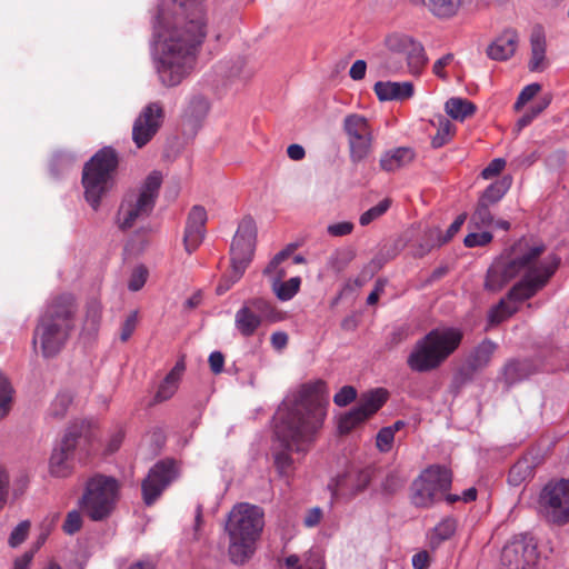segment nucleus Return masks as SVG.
<instances>
[{
    "label": "nucleus",
    "mask_w": 569,
    "mask_h": 569,
    "mask_svg": "<svg viewBox=\"0 0 569 569\" xmlns=\"http://www.w3.org/2000/svg\"><path fill=\"white\" fill-rule=\"evenodd\" d=\"M416 7L427 8L438 18H451L457 14L461 0H409Z\"/></svg>",
    "instance_id": "obj_27"
},
{
    "label": "nucleus",
    "mask_w": 569,
    "mask_h": 569,
    "mask_svg": "<svg viewBox=\"0 0 569 569\" xmlns=\"http://www.w3.org/2000/svg\"><path fill=\"white\" fill-rule=\"evenodd\" d=\"M176 477L177 468L173 460L157 462L142 481L141 489L144 503L147 506L153 505Z\"/></svg>",
    "instance_id": "obj_18"
},
{
    "label": "nucleus",
    "mask_w": 569,
    "mask_h": 569,
    "mask_svg": "<svg viewBox=\"0 0 569 569\" xmlns=\"http://www.w3.org/2000/svg\"><path fill=\"white\" fill-rule=\"evenodd\" d=\"M539 511L549 523L563 526L569 522V480L549 481L540 491Z\"/></svg>",
    "instance_id": "obj_11"
},
{
    "label": "nucleus",
    "mask_w": 569,
    "mask_h": 569,
    "mask_svg": "<svg viewBox=\"0 0 569 569\" xmlns=\"http://www.w3.org/2000/svg\"><path fill=\"white\" fill-rule=\"evenodd\" d=\"M328 387L323 380L305 383L290 403H283L277 413L274 435L283 451L276 453L274 465L287 476L293 460L287 451L306 453L310 450L327 416Z\"/></svg>",
    "instance_id": "obj_2"
},
{
    "label": "nucleus",
    "mask_w": 569,
    "mask_h": 569,
    "mask_svg": "<svg viewBox=\"0 0 569 569\" xmlns=\"http://www.w3.org/2000/svg\"><path fill=\"white\" fill-rule=\"evenodd\" d=\"M510 187L511 178L503 177L502 179L497 180L490 186H488L480 196L479 200L488 204L495 206L503 198V196L507 193Z\"/></svg>",
    "instance_id": "obj_33"
},
{
    "label": "nucleus",
    "mask_w": 569,
    "mask_h": 569,
    "mask_svg": "<svg viewBox=\"0 0 569 569\" xmlns=\"http://www.w3.org/2000/svg\"><path fill=\"white\" fill-rule=\"evenodd\" d=\"M506 167V160L502 158H496L481 171V177L486 180L492 179L500 174Z\"/></svg>",
    "instance_id": "obj_55"
},
{
    "label": "nucleus",
    "mask_w": 569,
    "mask_h": 569,
    "mask_svg": "<svg viewBox=\"0 0 569 569\" xmlns=\"http://www.w3.org/2000/svg\"><path fill=\"white\" fill-rule=\"evenodd\" d=\"M370 482V473L367 470H348L333 479L328 488L332 497H352L365 490Z\"/></svg>",
    "instance_id": "obj_19"
},
{
    "label": "nucleus",
    "mask_w": 569,
    "mask_h": 569,
    "mask_svg": "<svg viewBox=\"0 0 569 569\" xmlns=\"http://www.w3.org/2000/svg\"><path fill=\"white\" fill-rule=\"evenodd\" d=\"M34 552L36 550H29L18 557L13 562V569H30Z\"/></svg>",
    "instance_id": "obj_64"
},
{
    "label": "nucleus",
    "mask_w": 569,
    "mask_h": 569,
    "mask_svg": "<svg viewBox=\"0 0 569 569\" xmlns=\"http://www.w3.org/2000/svg\"><path fill=\"white\" fill-rule=\"evenodd\" d=\"M393 439L395 435L392 427H385L380 429L376 438L377 448L381 452H388L391 449Z\"/></svg>",
    "instance_id": "obj_46"
},
{
    "label": "nucleus",
    "mask_w": 569,
    "mask_h": 569,
    "mask_svg": "<svg viewBox=\"0 0 569 569\" xmlns=\"http://www.w3.org/2000/svg\"><path fill=\"white\" fill-rule=\"evenodd\" d=\"M368 418L357 407L340 417L338 429L341 435H347Z\"/></svg>",
    "instance_id": "obj_39"
},
{
    "label": "nucleus",
    "mask_w": 569,
    "mask_h": 569,
    "mask_svg": "<svg viewBox=\"0 0 569 569\" xmlns=\"http://www.w3.org/2000/svg\"><path fill=\"white\" fill-rule=\"evenodd\" d=\"M452 483L451 471L442 466L425 469L410 486V501L418 508H430L441 500Z\"/></svg>",
    "instance_id": "obj_10"
},
{
    "label": "nucleus",
    "mask_w": 569,
    "mask_h": 569,
    "mask_svg": "<svg viewBox=\"0 0 569 569\" xmlns=\"http://www.w3.org/2000/svg\"><path fill=\"white\" fill-rule=\"evenodd\" d=\"M387 399L388 392L385 389L379 388L376 390H371L362 395L357 408L365 412L366 417L369 418L385 405Z\"/></svg>",
    "instance_id": "obj_30"
},
{
    "label": "nucleus",
    "mask_w": 569,
    "mask_h": 569,
    "mask_svg": "<svg viewBox=\"0 0 569 569\" xmlns=\"http://www.w3.org/2000/svg\"><path fill=\"white\" fill-rule=\"evenodd\" d=\"M531 56L528 68L531 72L543 71L548 66L546 58V34L541 26H535L530 34Z\"/></svg>",
    "instance_id": "obj_24"
},
{
    "label": "nucleus",
    "mask_w": 569,
    "mask_h": 569,
    "mask_svg": "<svg viewBox=\"0 0 569 569\" xmlns=\"http://www.w3.org/2000/svg\"><path fill=\"white\" fill-rule=\"evenodd\" d=\"M13 387L10 380L0 372V419L4 418L10 409L13 398Z\"/></svg>",
    "instance_id": "obj_40"
},
{
    "label": "nucleus",
    "mask_w": 569,
    "mask_h": 569,
    "mask_svg": "<svg viewBox=\"0 0 569 569\" xmlns=\"http://www.w3.org/2000/svg\"><path fill=\"white\" fill-rule=\"evenodd\" d=\"M536 466L537 462L533 456H523L510 468L508 482L511 486H520L522 482L532 478Z\"/></svg>",
    "instance_id": "obj_29"
},
{
    "label": "nucleus",
    "mask_w": 569,
    "mask_h": 569,
    "mask_svg": "<svg viewBox=\"0 0 569 569\" xmlns=\"http://www.w3.org/2000/svg\"><path fill=\"white\" fill-rule=\"evenodd\" d=\"M445 110L452 119L463 121L476 112V106L467 99L450 98Z\"/></svg>",
    "instance_id": "obj_31"
},
{
    "label": "nucleus",
    "mask_w": 569,
    "mask_h": 569,
    "mask_svg": "<svg viewBox=\"0 0 569 569\" xmlns=\"http://www.w3.org/2000/svg\"><path fill=\"white\" fill-rule=\"evenodd\" d=\"M73 396L69 391L59 392L50 406V415L54 418H63L72 403Z\"/></svg>",
    "instance_id": "obj_43"
},
{
    "label": "nucleus",
    "mask_w": 569,
    "mask_h": 569,
    "mask_svg": "<svg viewBox=\"0 0 569 569\" xmlns=\"http://www.w3.org/2000/svg\"><path fill=\"white\" fill-rule=\"evenodd\" d=\"M161 183V173L152 171L139 188L126 193L116 217L119 229L123 231L129 230L151 214Z\"/></svg>",
    "instance_id": "obj_8"
},
{
    "label": "nucleus",
    "mask_w": 569,
    "mask_h": 569,
    "mask_svg": "<svg viewBox=\"0 0 569 569\" xmlns=\"http://www.w3.org/2000/svg\"><path fill=\"white\" fill-rule=\"evenodd\" d=\"M147 278H148V270L146 267L139 266V267L134 268L130 276V279H129V283H128L129 290L139 291L144 286Z\"/></svg>",
    "instance_id": "obj_48"
},
{
    "label": "nucleus",
    "mask_w": 569,
    "mask_h": 569,
    "mask_svg": "<svg viewBox=\"0 0 569 569\" xmlns=\"http://www.w3.org/2000/svg\"><path fill=\"white\" fill-rule=\"evenodd\" d=\"M206 36L200 0H173L170 17L160 10L156 26L157 72L163 86H178L188 77Z\"/></svg>",
    "instance_id": "obj_1"
},
{
    "label": "nucleus",
    "mask_w": 569,
    "mask_h": 569,
    "mask_svg": "<svg viewBox=\"0 0 569 569\" xmlns=\"http://www.w3.org/2000/svg\"><path fill=\"white\" fill-rule=\"evenodd\" d=\"M511 300L501 299L488 313V321L491 326H497L513 316L518 308L510 302Z\"/></svg>",
    "instance_id": "obj_35"
},
{
    "label": "nucleus",
    "mask_w": 569,
    "mask_h": 569,
    "mask_svg": "<svg viewBox=\"0 0 569 569\" xmlns=\"http://www.w3.org/2000/svg\"><path fill=\"white\" fill-rule=\"evenodd\" d=\"M356 398L357 390L352 386H345L333 396V402L339 407H346Z\"/></svg>",
    "instance_id": "obj_52"
},
{
    "label": "nucleus",
    "mask_w": 569,
    "mask_h": 569,
    "mask_svg": "<svg viewBox=\"0 0 569 569\" xmlns=\"http://www.w3.org/2000/svg\"><path fill=\"white\" fill-rule=\"evenodd\" d=\"M328 233L332 237H343L350 234L353 230V223L349 221H342L328 226Z\"/></svg>",
    "instance_id": "obj_57"
},
{
    "label": "nucleus",
    "mask_w": 569,
    "mask_h": 569,
    "mask_svg": "<svg viewBox=\"0 0 569 569\" xmlns=\"http://www.w3.org/2000/svg\"><path fill=\"white\" fill-rule=\"evenodd\" d=\"M257 227L251 217H244L238 224V229L230 246L231 264L247 269L251 262L256 248Z\"/></svg>",
    "instance_id": "obj_16"
},
{
    "label": "nucleus",
    "mask_w": 569,
    "mask_h": 569,
    "mask_svg": "<svg viewBox=\"0 0 569 569\" xmlns=\"http://www.w3.org/2000/svg\"><path fill=\"white\" fill-rule=\"evenodd\" d=\"M292 253L291 248H286L278 252L272 260L268 263V266L263 270V274L271 278L272 283L278 284L279 281L287 276V271L281 268V263L286 261L290 254Z\"/></svg>",
    "instance_id": "obj_34"
},
{
    "label": "nucleus",
    "mask_w": 569,
    "mask_h": 569,
    "mask_svg": "<svg viewBox=\"0 0 569 569\" xmlns=\"http://www.w3.org/2000/svg\"><path fill=\"white\" fill-rule=\"evenodd\" d=\"M451 138V124L446 121L432 137L431 144L433 148H440L449 142Z\"/></svg>",
    "instance_id": "obj_54"
},
{
    "label": "nucleus",
    "mask_w": 569,
    "mask_h": 569,
    "mask_svg": "<svg viewBox=\"0 0 569 569\" xmlns=\"http://www.w3.org/2000/svg\"><path fill=\"white\" fill-rule=\"evenodd\" d=\"M87 430L83 421L73 422L66 430L61 441L53 448L50 460L49 471L57 478L69 477L74 468V451L79 439Z\"/></svg>",
    "instance_id": "obj_14"
},
{
    "label": "nucleus",
    "mask_w": 569,
    "mask_h": 569,
    "mask_svg": "<svg viewBox=\"0 0 569 569\" xmlns=\"http://www.w3.org/2000/svg\"><path fill=\"white\" fill-rule=\"evenodd\" d=\"M30 530V522L28 520L21 521L11 532L9 537V545L11 547H18L28 537Z\"/></svg>",
    "instance_id": "obj_49"
},
{
    "label": "nucleus",
    "mask_w": 569,
    "mask_h": 569,
    "mask_svg": "<svg viewBox=\"0 0 569 569\" xmlns=\"http://www.w3.org/2000/svg\"><path fill=\"white\" fill-rule=\"evenodd\" d=\"M545 246H530L527 241L517 242L507 254L497 258L489 267L485 289L488 291H500L512 279L521 276L508 292V299L523 301L533 297L541 290L552 274L556 272L559 260L552 258L547 261L540 260L545 252Z\"/></svg>",
    "instance_id": "obj_3"
},
{
    "label": "nucleus",
    "mask_w": 569,
    "mask_h": 569,
    "mask_svg": "<svg viewBox=\"0 0 569 569\" xmlns=\"http://www.w3.org/2000/svg\"><path fill=\"white\" fill-rule=\"evenodd\" d=\"M276 322L280 320L279 311L264 298H252L242 305L234 315V327L239 333L249 338L252 337L264 321Z\"/></svg>",
    "instance_id": "obj_13"
},
{
    "label": "nucleus",
    "mask_w": 569,
    "mask_h": 569,
    "mask_svg": "<svg viewBox=\"0 0 569 569\" xmlns=\"http://www.w3.org/2000/svg\"><path fill=\"white\" fill-rule=\"evenodd\" d=\"M207 211L201 206L191 208L184 228L183 243L186 251L192 253L201 244L204 237Z\"/></svg>",
    "instance_id": "obj_21"
},
{
    "label": "nucleus",
    "mask_w": 569,
    "mask_h": 569,
    "mask_svg": "<svg viewBox=\"0 0 569 569\" xmlns=\"http://www.w3.org/2000/svg\"><path fill=\"white\" fill-rule=\"evenodd\" d=\"M415 158L412 149L399 147L385 152L380 158V168L385 171L392 172L401 167L410 163Z\"/></svg>",
    "instance_id": "obj_26"
},
{
    "label": "nucleus",
    "mask_w": 569,
    "mask_h": 569,
    "mask_svg": "<svg viewBox=\"0 0 569 569\" xmlns=\"http://www.w3.org/2000/svg\"><path fill=\"white\" fill-rule=\"evenodd\" d=\"M538 559L539 552L533 538L518 535L502 548L500 562L503 569H535Z\"/></svg>",
    "instance_id": "obj_15"
},
{
    "label": "nucleus",
    "mask_w": 569,
    "mask_h": 569,
    "mask_svg": "<svg viewBox=\"0 0 569 569\" xmlns=\"http://www.w3.org/2000/svg\"><path fill=\"white\" fill-rule=\"evenodd\" d=\"M183 371V361H178L159 386V389L154 396V400L157 402L166 401L176 393Z\"/></svg>",
    "instance_id": "obj_28"
},
{
    "label": "nucleus",
    "mask_w": 569,
    "mask_h": 569,
    "mask_svg": "<svg viewBox=\"0 0 569 569\" xmlns=\"http://www.w3.org/2000/svg\"><path fill=\"white\" fill-rule=\"evenodd\" d=\"M138 323V312L132 311L124 320V322L121 326L120 331V339L122 342H126L129 340V338L132 336V333L136 330Z\"/></svg>",
    "instance_id": "obj_53"
},
{
    "label": "nucleus",
    "mask_w": 569,
    "mask_h": 569,
    "mask_svg": "<svg viewBox=\"0 0 569 569\" xmlns=\"http://www.w3.org/2000/svg\"><path fill=\"white\" fill-rule=\"evenodd\" d=\"M462 340L456 328H437L419 339L407 359L408 367L416 372H429L439 368L452 355Z\"/></svg>",
    "instance_id": "obj_6"
},
{
    "label": "nucleus",
    "mask_w": 569,
    "mask_h": 569,
    "mask_svg": "<svg viewBox=\"0 0 569 569\" xmlns=\"http://www.w3.org/2000/svg\"><path fill=\"white\" fill-rule=\"evenodd\" d=\"M367 64L363 60H357L352 63L349 76L353 80H361L366 76Z\"/></svg>",
    "instance_id": "obj_62"
},
{
    "label": "nucleus",
    "mask_w": 569,
    "mask_h": 569,
    "mask_svg": "<svg viewBox=\"0 0 569 569\" xmlns=\"http://www.w3.org/2000/svg\"><path fill=\"white\" fill-rule=\"evenodd\" d=\"M244 269L242 267H237L231 264V270L228 274L221 278L218 283L216 291L219 296L226 293L234 283H237L244 273Z\"/></svg>",
    "instance_id": "obj_45"
},
{
    "label": "nucleus",
    "mask_w": 569,
    "mask_h": 569,
    "mask_svg": "<svg viewBox=\"0 0 569 569\" xmlns=\"http://www.w3.org/2000/svg\"><path fill=\"white\" fill-rule=\"evenodd\" d=\"M208 111V100L204 97L196 96L189 101L183 113V119L189 124L196 126L207 116Z\"/></svg>",
    "instance_id": "obj_32"
},
{
    "label": "nucleus",
    "mask_w": 569,
    "mask_h": 569,
    "mask_svg": "<svg viewBox=\"0 0 569 569\" xmlns=\"http://www.w3.org/2000/svg\"><path fill=\"white\" fill-rule=\"evenodd\" d=\"M492 233L489 231L471 232L466 236L463 243L467 248L482 247L491 242Z\"/></svg>",
    "instance_id": "obj_47"
},
{
    "label": "nucleus",
    "mask_w": 569,
    "mask_h": 569,
    "mask_svg": "<svg viewBox=\"0 0 569 569\" xmlns=\"http://www.w3.org/2000/svg\"><path fill=\"white\" fill-rule=\"evenodd\" d=\"M223 365H224V356L222 355V352L213 351V352L210 353V356H209V366H210V370L214 375H219V373L222 372Z\"/></svg>",
    "instance_id": "obj_60"
},
{
    "label": "nucleus",
    "mask_w": 569,
    "mask_h": 569,
    "mask_svg": "<svg viewBox=\"0 0 569 569\" xmlns=\"http://www.w3.org/2000/svg\"><path fill=\"white\" fill-rule=\"evenodd\" d=\"M457 529V521L452 517L442 519L432 531L430 537V545L432 547L439 546L442 541L448 540L453 536Z\"/></svg>",
    "instance_id": "obj_36"
},
{
    "label": "nucleus",
    "mask_w": 569,
    "mask_h": 569,
    "mask_svg": "<svg viewBox=\"0 0 569 569\" xmlns=\"http://www.w3.org/2000/svg\"><path fill=\"white\" fill-rule=\"evenodd\" d=\"M347 137L349 157L351 162L363 161L373 150L375 137L368 119L358 113L345 117L342 123Z\"/></svg>",
    "instance_id": "obj_12"
},
{
    "label": "nucleus",
    "mask_w": 569,
    "mask_h": 569,
    "mask_svg": "<svg viewBox=\"0 0 569 569\" xmlns=\"http://www.w3.org/2000/svg\"><path fill=\"white\" fill-rule=\"evenodd\" d=\"M355 258V252L351 249H337L327 259V269L332 272H340Z\"/></svg>",
    "instance_id": "obj_37"
},
{
    "label": "nucleus",
    "mask_w": 569,
    "mask_h": 569,
    "mask_svg": "<svg viewBox=\"0 0 569 569\" xmlns=\"http://www.w3.org/2000/svg\"><path fill=\"white\" fill-rule=\"evenodd\" d=\"M491 204L478 200L475 212L471 216L470 223L476 227H488L493 223V214L491 212Z\"/></svg>",
    "instance_id": "obj_42"
},
{
    "label": "nucleus",
    "mask_w": 569,
    "mask_h": 569,
    "mask_svg": "<svg viewBox=\"0 0 569 569\" xmlns=\"http://www.w3.org/2000/svg\"><path fill=\"white\" fill-rule=\"evenodd\" d=\"M415 38L403 32H391L385 37L383 44L388 52L383 62V68L390 73L403 71L405 64L399 56L407 49Z\"/></svg>",
    "instance_id": "obj_20"
},
{
    "label": "nucleus",
    "mask_w": 569,
    "mask_h": 569,
    "mask_svg": "<svg viewBox=\"0 0 569 569\" xmlns=\"http://www.w3.org/2000/svg\"><path fill=\"white\" fill-rule=\"evenodd\" d=\"M399 59H402L408 73L416 78L422 74L429 61L423 44L417 39L403 50Z\"/></svg>",
    "instance_id": "obj_25"
},
{
    "label": "nucleus",
    "mask_w": 569,
    "mask_h": 569,
    "mask_svg": "<svg viewBox=\"0 0 569 569\" xmlns=\"http://www.w3.org/2000/svg\"><path fill=\"white\" fill-rule=\"evenodd\" d=\"M541 87L539 83H531L526 86L518 96V99L515 103V110L520 111V109L530 100L535 98V96L540 91Z\"/></svg>",
    "instance_id": "obj_50"
},
{
    "label": "nucleus",
    "mask_w": 569,
    "mask_h": 569,
    "mask_svg": "<svg viewBox=\"0 0 569 569\" xmlns=\"http://www.w3.org/2000/svg\"><path fill=\"white\" fill-rule=\"evenodd\" d=\"M300 284V277H292L287 281H279L278 284L272 283V289L279 300L288 301L298 293Z\"/></svg>",
    "instance_id": "obj_38"
},
{
    "label": "nucleus",
    "mask_w": 569,
    "mask_h": 569,
    "mask_svg": "<svg viewBox=\"0 0 569 569\" xmlns=\"http://www.w3.org/2000/svg\"><path fill=\"white\" fill-rule=\"evenodd\" d=\"M10 478L7 470L0 465V511L7 503Z\"/></svg>",
    "instance_id": "obj_56"
},
{
    "label": "nucleus",
    "mask_w": 569,
    "mask_h": 569,
    "mask_svg": "<svg viewBox=\"0 0 569 569\" xmlns=\"http://www.w3.org/2000/svg\"><path fill=\"white\" fill-rule=\"evenodd\" d=\"M430 565V556L428 551L422 550L413 555L412 566L415 569H427Z\"/></svg>",
    "instance_id": "obj_63"
},
{
    "label": "nucleus",
    "mask_w": 569,
    "mask_h": 569,
    "mask_svg": "<svg viewBox=\"0 0 569 569\" xmlns=\"http://www.w3.org/2000/svg\"><path fill=\"white\" fill-rule=\"evenodd\" d=\"M77 306L70 295L54 298L39 318L33 331L32 345L40 346L44 358L57 356L66 346L76 328Z\"/></svg>",
    "instance_id": "obj_4"
},
{
    "label": "nucleus",
    "mask_w": 569,
    "mask_h": 569,
    "mask_svg": "<svg viewBox=\"0 0 569 569\" xmlns=\"http://www.w3.org/2000/svg\"><path fill=\"white\" fill-rule=\"evenodd\" d=\"M164 120L162 103H148L139 113L132 127V141L137 148H143L157 134Z\"/></svg>",
    "instance_id": "obj_17"
},
{
    "label": "nucleus",
    "mask_w": 569,
    "mask_h": 569,
    "mask_svg": "<svg viewBox=\"0 0 569 569\" xmlns=\"http://www.w3.org/2000/svg\"><path fill=\"white\" fill-rule=\"evenodd\" d=\"M118 166L119 154L112 147L101 148L84 164V197L94 210L100 206L102 197L113 187Z\"/></svg>",
    "instance_id": "obj_7"
},
{
    "label": "nucleus",
    "mask_w": 569,
    "mask_h": 569,
    "mask_svg": "<svg viewBox=\"0 0 569 569\" xmlns=\"http://www.w3.org/2000/svg\"><path fill=\"white\" fill-rule=\"evenodd\" d=\"M390 206H391L390 199L386 198V199L381 200L378 204L368 209L360 216V218H359L360 224L361 226L370 224L372 221H375L376 219H378L379 217L385 214L388 211V209L390 208Z\"/></svg>",
    "instance_id": "obj_44"
},
{
    "label": "nucleus",
    "mask_w": 569,
    "mask_h": 569,
    "mask_svg": "<svg viewBox=\"0 0 569 569\" xmlns=\"http://www.w3.org/2000/svg\"><path fill=\"white\" fill-rule=\"evenodd\" d=\"M373 91L380 101H403L410 99L415 93L412 82L378 81Z\"/></svg>",
    "instance_id": "obj_23"
},
{
    "label": "nucleus",
    "mask_w": 569,
    "mask_h": 569,
    "mask_svg": "<svg viewBox=\"0 0 569 569\" xmlns=\"http://www.w3.org/2000/svg\"><path fill=\"white\" fill-rule=\"evenodd\" d=\"M466 219H467L466 213L459 214L455 219V221L449 226V228L447 229L446 236L441 240H439L438 244L440 246V244H443V243L448 242L449 240H451L453 238V236L461 229Z\"/></svg>",
    "instance_id": "obj_58"
},
{
    "label": "nucleus",
    "mask_w": 569,
    "mask_h": 569,
    "mask_svg": "<svg viewBox=\"0 0 569 569\" xmlns=\"http://www.w3.org/2000/svg\"><path fill=\"white\" fill-rule=\"evenodd\" d=\"M497 349V345L495 342H492L491 340H485L482 341L476 349H475V352H473V358H472V366L475 368H480V367H483L486 366L491 356L493 355V352L496 351Z\"/></svg>",
    "instance_id": "obj_41"
},
{
    "label": "nucleus",
    "mask_w": 569,
    "mask_h": 569,
    "mask_svg": "<svg viewBox=\"0 0 569 569\" xmlns=\"http://www.w3.org/2000/svg\"><path fill=\"white\" fill-rule=\"evenodd\" d=\"M519 37L516 30H506L487 48V56L497 61L511 58L518 48Z\"/></svg>",
    "instance_id": "obj_22"
},
{
    "label": "nucleus",
    "mask_w": 569,
    "mask_h": 569,
    "mask_svg": "<svg viewBox=\"0 0 569 569\" xmlns=\"http://www.w3.org/2000/svg\"><path fill=\"white\" fill-rule=\"evenodd\" d=\"M321 518H322V510L318 507H315V508L308 510V512L303 519V523L306 527L312 528V527H316L320 522Z\"/></svg>",
    "instance_id": "obj_61"
},
{
    "label": "nucleus",
    "mask_w": 569,
    "mask_h": 569,
    "mask_svg": "<svg viewBox=\"0 0 569 569\" xmlns=\"http://www.w3.org/2000/svg\"><path fill=\"white\" fill-rule=\"evenodd\" d=\"M82 526V517L81 513L77 510H72L68 512L64 523L62 526L63 531L67 535H74L81 529Z\"/></svg>",
    "instance_id": "obj_51"
},
{
    "label": "nucleus",
    "mask_w": 569,
    "mask_h": 569,
    "mask_svg": "<svg viewBox=\"0 0 569 569\" xmlns=\"http://www.w3.org/2000/svg\"><path fill=\"white\" fill-rule=\"evenodd\" d=\"M119 488L118 480L112 477L98 473L89 478L80 499L82 511L93 521L104 520L114 509Z\"/></svg>",
    "instance_id": "obj_9"
},
{
    "label": "nucleus",
    "mask_w": 569,
    "mask_h": 569,
    "mask_svg": "<svg viewBox=\"0 0 569 569\" xmlns=\"http://www.w3.org/2000/svg\"><path fill=\"white\" fill-rule=\"evenodd\" d=\"M263 528V511L257 506L240 503L229 515L227 530L230 537L229 556L233 563L246 562Z\"/></svg>",
    "instance_id": "obj_5"
},
{
    "label": "nucleus",
    "mask_w": 569,
    "mask_h": 569,
    "mask_svg": "<svg viewBox=\"0 0 569 569\" xmlns=\"http://www.w3.org/2000/svg\"><path fill=\"white\" fill-rule=\"evenodd\" d=\"M453 60V54L452 53H447L445 54L443 57H441L440 59H438L435 63H433V67H432V71L433 73L441 78V79H447V73L443 71L445 68L451 63V61Z\"/></svg>",
    "instance_id": "obj_59"
}]
</instances>
